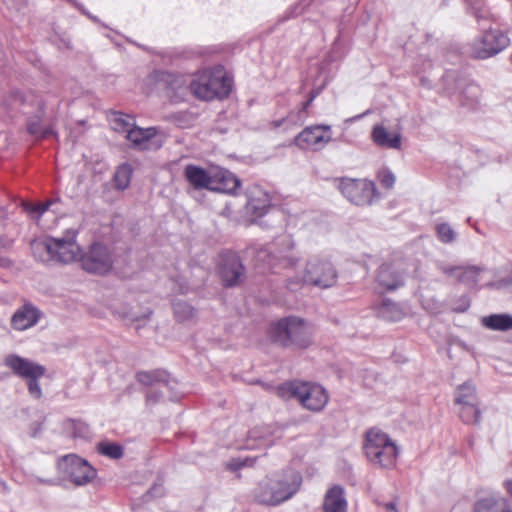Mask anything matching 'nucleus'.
Instances as JSON below:
<instances>
[{"label":"nucleus","instance_id":"obj_60","mask_svg":"<svg viewBox=\"0 0 512 512\" xmlns=\"http://www.w3.org/2000/svg\"><path fill=\"white\" fill-rule=\"evenodd\" d=\"M364 115H366V113H363L362 115H358L356 118H361Z\"/></svg>","mask_w":512,"mask_h":512},{"label":"nucleus","instance_id":"obj_37","mask_svg":"<svg viewBox=\"0 0 512 512\" xmlns=\"http://www.w3.org/2000/svg\"><path fill=\"white\" fill-rule=\"evenodd\" d=\"M98 451L111 459H119L123 456V448L117 443L101 442Z\"/></svg>","mask_w":512,"mask_h":512},{"label":"nucleus","instance_id":"obj_12","mask_svg":"<svg viewBox=\"0 0 512 512\" xmlns=\"http://www.w3.org/2000/svg\"><path fill=\"white\" fill-rule=\"evenodd\" d=\"M294 241L290 235H283L278 237L273 247L270 250L264 249L258 252V259L265 260L268 258L267 264L269 267L275 266L276 260H283L287 266H294L298 261V257H294L290 254L294 248Z\"/></svg>","mask_w":512,"mask_h":512},{"label":"nucleus","instance_id":"obj_22","mask_svg":"<svg viewBox=\"0 0 512 512\" xmlns=\"http://www.w3.org/2000/svg\"><path fill=\"white\" fill-rule=\"evenodd\" d=\"M347 507L345 491L342 486L334 485L327 490L322 504L323 512H347Z\"/></svg>","mask_w":512,"mask_h":512},{"label":"nucleus","instance_id":"obj_18","mask_svg":"<svg viewBox=\"0 0 512 512\" xmlns=\"http://www.w3.org/2000/svg\"><path fill=\"white\" fill-rule=\"evenodd\" d=\"M437 267L443 274L454 277L468 287H474L479 282L481 268L478 266H451L440 263Z\"/></svg>","mask_w":512,"mask_h":512},{"label":"nucleus","instance_id":"obj_4","mask_svg":"<svg viewBox=\"0 0 512 512\" xmlns=\"http://www.w3.org/2000/svg\"><path fill=\"white\" fill-rule=\"evenodd\" d=\"M277 395L283 399H296L307 410L322 411L328 403L329 396L319 384L306 381H289L277 387Z\"/></svg>","mask_w":512,"mask_h":512},{"label":"nucleus","instance_id":"obj_3","mask_svg":"<svg viewBox=\"0 0 512 512\" xmlns=\"http://www.w3.org/2000/svg\"><path fill=\"white\" fill-rule=\"evenodd\" d=\"M77 231L68 229L61 237L48 236L32 243L34 256L42 262L72 263L80 260L81 249L76 242Z\"/></svg>","mask_w":512,"mask_h":512},{"label":"nucleus","instance_id":"obj_27","mask_svg":"<svg viewBox=\"0 0 512 512\" xmlns=\"http://www.w3.org/2000/svg\"><path fill=\"white\" fill-rule=\"evenodd\" d=\"M478 403H480V400L476 387L472 382H464L456 388L454 393V405L456 408Z\"/></svg>","mask_w":512,"mask_h":512},{"label":"nucleus","instance_id":"obj_32","mask_svg":"<svg viewBox=\"0 0 512 512\" xmlns=\"http://www.w3.org/2000/svg\"><path fill=\"white\" fill-rule=\"evenodd\" d=\"M177 382L175 381V385L173 389H166L162 384L156 385L154 388H150V390L146 394V401L149 404H156L160 402L164 398H168L169 400L175 401L178 399Z\"/></svg>","mask_w":512,"mask_h":512},{"label":"nucleus","instance_id":"obj_35","mask_svg":"<svg viewBox=\"0 0 512 512\" xmlns=\"http://www.w3.org/2000/svg\"><path fill=\"white\" fill-rule=\"evenodd\" d=\"M132 167L128 163L120 165L114 175L115 186L119 190L126 189L131 181Z\"/></svg>","mask_w":512,"mask_h":512},{"label":"nucleus","instance_id":"obj_26","mask_svg":"<svg viewBox=\"0 0 512 512\" xmlns=\"http://www.w3.org/2000/svg\"><path fill=\"white\" fill-rule=\"evenodd\" d=\"M212 191L233 194L240 187V180L230 171L221 170L214 176Z\"/></svg>","mask_w":512,"mask_h":512},{"label":"nucleus","instance_id":"obj_57","mask_svg":"<svg viewBox=\"0 0 512 512\" xmlns=\"http://www.w3.org/2000/svg\"><path fill=\"white\" fill-rule=\"evenodd\" d=\"M468 444H469V446H470L471 448H473V447H474L475 439H474V437H473V436H471V437L469 438V440H468Z\"/></svg>","mask_w":512,"mask_h":512},{"label":"nucleus","instance_id":"obj_29","mask_svg":"<svg viewBox=\"0 0 512 512\" xmlns=\"http://www.w3.org/2000/svg\"><path fill=\"white\" fill-rule=\"evenodd\" d=\"M257 193V196L250 195L245 205L246 213L254 218L264 216L270 207L269 196L262 191H257Z\"/></svg>","mask_w":512,"mask_h":512},{"label":"nucleus","instance_id":"obj_49","mask_svg":"<svg viewBox=\"0 0 512 512\" xmlns=\"http://www.w3.org/2000/svg\"><path fill=\"white\" fill-rule=\"evenodd\" d=\"M150 314H151V311L149 310L142 315H138L136 313H130V314H125L124 317L129 319L132 322H139V321L148 319Z\"/></svg>","mask_w":512,"mask_h":512},{"label":"nucleus","instance_id":"obj_59","mask_svg":"<svg viewBox=\"0 0 512 512\" xmlns=\"http://www.w3.org/2000/svg\"><path fill=\"white\" fill-rule=\"evenodd\" d=\"M453 78V74H447L444 78V80L447 82L449 79Z\"/></svg>","mask_w":512,"mask_h":512},{"label":"nucleus","instance_id":"obj_2","mask_svg":"<svg viewBox=\"0 0 512 512\" xmlns=\"http://www.w3.org/2000/svg\"><path fill=\"white\" fill-rule=\"evenodd\" d=\"M270 340L284 348L306 349L313 343V326L297 316H288L272 323Z\"/></svg>","mask_w":512,"mask_h":512},{"label":"nucleus","instance_id":"obj_23","mask_svg":"<svg viewBox=\"0 0 512 512\" xmlns=\"http://www.w3.org/2000/svg\"><path fill=\"white\" fill-rule=\"evenodd\" d=\"M473 512H512L508 500L498 494L479 498L473 505Z\"/></svg>","mask_w":512,"mask_h":512},{"label":"nucleus","instance_id":"obj_36","mask_svg":"<svg viewBox=\"0 0 512 512\" xmlns=\"http://www.w3.org/2000/svg\"><path fill=\"white\" fill-rule=\"evenodd\" d=\"M110 121L112 128L117 132L128 133L134 125L133 119L123 113H114Z\"/></svg>","mask_w":512,"mask_h":512},{"label":"nucleus","instance_id":"obj_31","mask_svg":"<svg viewBox=\"0 0 512 512\" xmlns=\"http://www.w3.org/2000/svg\"><path fill=\"white\" fill-rule=\"evenodd\" d=\"M457 414L460 420L466 425H480L482 418L481 404H470L467 406L459 407Z\"/></svg>","mask_w":512,"mask_h":512},{"label":"nucleus","instance_id":"obj_10","mask_svg":"<svg viewBox=\"0 0 512 512\" xmlns=\"http://www.w3.org/2000/svg\"><path fill=\"white\" fill-rule=\"evenodd\" d=\"M338 273L334 265L324 259L312 258L306 263L305 281L306 284L327 289L337 283Z\"/></svg>","mask_w":512,"mask_h":512},{"label":"nucleus","instance_id":"obj_1","mask_svg":"<svg viewBox=\"0 0 512 512\" xmlns=\"http://www.w3.org/2000/svg\"><path fill=\"white\" fill-rule=\"evenodd\" d=\"M302 485V476L293 469H285L259 481L253 490L254 500L275 507L293 498Z\"/></svg>","mask_w":512,"mask_h":512},{"label":"nucleus","instance_id":"obj_11","mask_svg":"<svg viewBox=\"0 0 512 512\" xmlns=\"http://www.w3.org/2000/svg\"><path fill=\"white\" fill-rule=\"evenodd\" d=\"M82 268L94 274H105L113 266V259L108 247L102 243H93L88 252L80 255Z\"/></svg>","mask_w":512,"mask_h":512},{"label":"nucleus","instance_id":"obj_51","mask_svg":"<svg viewBox=\"0 0 512 512\" xmlns=\"http://www.w3.org/2000/svg\"><path fill=\"white\" fill-rule=\"evenodd\" d=\"M181 84H182V80H181V79H179V78H177V79H175V80L173 81V85H174V86H172V87H171L172 89H177V90H178L177 94H178L179 96H180V95H182V94H183V91L185 90V88H183V87L181 86Z\"/></svg>","mask_w":512,"mask_h":512},{"label":"nucleus","instance_id":"obj_9","mask_svg":"<svg viewBox=\"0 0 512 512\" xmlns=\"http://www.w3.org/2000/svg\"><path fill=\"white\" fill-rule=\"evenodd\" d=\"M338 188L342 195L357 206L370 205L376 194V186L366 179H339Z\"/></svg>","mask_w":512,"mask_h":512},{"label":"nucleus","instance_id":"obj_20","mask_svg":"<svg viewBox=\"0 0 512 512\" xmlns=\"http://www.w3.org/2000/svg\"><path fill=\"white\" fill-rule=\"evenodd\" d=\"M273 445L270 429L267 426L255 427L248 432L247 438L243 444H238V449H261Z\"/></svg>","mask_w":512,"mask_h":512},{"label":"nucleus","instance_id":"obj_45","mask_svg":"<svg viewBox=\"0 0 512 512\" xmlns=\"http://www.w3.org/2000/svg\"><path fill=\"white\" fill-rule=\"evenodd\" d=\"M470 307V298L467 295H462L453 304L452 310L457 313L466 312Z\"/></svg>","mask_w":512,"mask_h":512},{"label":"nucleus","instance_id":"obj_28","mask_svg":"<svg viewBox=\"0 0 512 512\" xmlns=\"http://www.w3.org/2000/svg\"><path fill=\"white\" fill-rule=\"evenodd\" d=\"M321 93V88L313 89L308 99L302 103L301 108L298 111H291L286 118H283L275 123L276 127H280L283 123L288 122L292 125H301L304 123L307 117V109L312 104L314 99Z\"/></svg>","mask_w":512,"mask_h":512},{"label":"nucleus","instance_id":"obj_16","mask_svg":"<svg viewBox=\"0 0 512 512\" xmlns=\"http://www.w3.org/2000/svg\"><path fill=\"white\" fill-rule=\"evenodd\" d=\"M4 364L18 377L22 379L41 378L46 373V368L30 359L16 354L5 357Z\"/></svg>","mask_w":512,"mask_h":512},{"label":"nucleus","instance_id":"obj_6","mask_svg":"<svg viewBox=\"0 0 512 512\" xmlns=\"http://www.w3.org/2000/svg\"><path fill=\"white\" fill-rule=\"evenodd\" d=\"M190 90L195 97L210 101L225 98L231 92V80L219 68L205 69L194 75Z\"/></svg>","mask_w":512,"mask_h":512},{"label":"nucleus","instance_id":"obj_14","mask_svg":"<svg viewBox=\"0 0 512 512\" xmlns=\"http://www.w3.org/2000/svg\"><path fill=\"white\" fill-rule=\"evenodd\" d=\"M405 275L403 263H383L377 270L376 283L383 290L394 291L404 285Z\"/></svg>","mask_w":512,"mask_h":512},{"label":"nucleus","instance_id":"obj_19","mask_svg":"<svg viewBox=\"0 0 512 512\" xmlns=\"http://www.w3.org/2000/svg\"><path fill=\"white\" fill-rule=\"evenodd\" d=\"M184 177L195 190H212L213 182H215L212 175H210L204 168L194 164H188L185 166Z\"/></svg>","mask_w":512,"mask_h":512},{"label":"nucleus","instance_id":"obj_52","mask_svg":"<svg viewBox=\"0 0 512 512\" xmlns=\"http://www.w3.org/2000/svg\"><path fill=\"white\" fill-rule=\"evenodd\" d=\"M385 512H398L395 502H389L383 505Z\"/></svg>","mask_w":512,"mask_h":512},{"label":"nucleus","instance_id":"obj_54","mask_svg":"<svg viewBox=\"0 0 512 512\" xmlns=\"http://www.w3.org/2000/svg\"><path fill=\"white\" fill-rule=\"evenodd\" d=\"M10 265V261L5 257H0V266L8 267Z\"/></svg>","mask_w":512,"mask_h":512},{"label":"nucleus","instance_id":"obj_17","mask_svg":"<svg viewBox=\"0 0 512 512\" xmlns=\"http://www.w3.org/2000/svg\"><path fill=\"white\" fill-rule=\"evenodd\" d=\"M42 312L32 303H24L11 317V326L17 331L34 327L42 317Z\"/></svg>","mask_w":512,"mask_h":512},{"label":"nucleus","instance_id":"obj_13","mask_svg":"<svg viewBox=\"0 0 512 512\" xmlns=\"http://www.w3.org/2000/svg\"><path fill=\"white\" fill-rule=\"evenodd\" d=\"M329 125L306 127L295 138V144L301 149L320 150L331 141Z\"/></svg>","mask_w":512,"mask_h":512},{"label":"nucleus","instance_id":"obj_38","mask_svg":"<svg viewBox=\"0 0 512 512\" xmlns=\"http://www.w3.org/2000/svg\"><path fill=\"white\" fill-rule=\"evenodd\" d=\"M466 3L479 23L481 20L488 19L489 11L484 5V0H466Z\"/></svg>","mask_w":512,"mask_h":512},{"label":"nucleus","instance_id":"obj_41","mask_svg":"<svg viewBox=\"0 0 512 512\" xmlns=\"http://www.w3.org/2000/svg\"><path fill=\"white\" fill-rule=\"evenodd\" d=\"M477 92L478 87L474 84H469L466 86V88L461 92L463 97L466 98V100H460L462 105H467L470 103H473L477 100Z\"/></svg>","mask_w":512,"mask_h":512},{"label":"nucleus","instance_id":"obj_7","mask_svg":"<svg viewBox=\"0 0 512 512\" xmlns=\"http://www.w3.org/2000/svg\"><path fill=\"white\" fill-rule=\"evenodd\" d=\"M482 34L471 44V55L476 59H487L493 57L510 44L508 35L497 28H486L481 25Z\"/></svg>","mask_w":512,"mask_h":512},{"label":"nucleus","instance_id":"obj_58","mask_svg":"<svg viewBox=\"0 0 512 512\" xmlns=\"http://www.w3.org/2000/svg\"><path fill=\"white\" fill-rule=\"evenodd\" d=\"M39 481L41 483L48 484V485H52L54 483L52 480H48V479H40Z\"/></svg>","mask_w":512,"mask_h":512},{"label":"nucleus","instance_id":"obj_56","mask_svg":"<svg viewBox=\"0 0 512 512\" xmlns=\"http://www.w3.org/2000/svg\"><path fill=\"white\" fill-rule=\"evenodd\" d=\"M9 244L10 243H9V241L7 239H0V245L2 247H7V246H9Z\"/></svg>","mask_w":512,"mask_h":512},{"label":"nucleus","instance_id":"obj_21","mask_svg":"<svg viewBox=\"0 0 512 512\" xmlns=\"http://www.w3.org/2000/svg\"><path fill=\"white\" fill-rule=\"evenodd\" d=\"M371 138L381 148L400 150L402 146L401 133L390 132L383 125H375L373 127Z\"/></svg>","mask_w":512,"mask_h":512},{"label":"nucleus","instance_id":"obj_55","mask_svg":"<svg viewBox=\"0 0 512 512\" xmlns=\"http://www.w3.org/2000/svg\"><path fill=\"white\" fill-rule=\"evenodd\" d=\"M26 4V1L25 0H19L18 3L16 4V9L17 10H20L22 6H24Z\"/></svg>","mask_w":512,"mask_h":512},{"label":"nucleus","instance_id":"obj_30","mask_svg":"<svg viewBox=\"0 0 512 512\" xmlns=\"http://www.w3.org/2000/svg\"><path fill=\"white\" fill-rule=\"evenodd\" d=\"M484 327L493 331L512 330V315L510 314H491L481 320Z\"/></svg>","mask_w":512,"mask_h":512},{"label":"nucleus","instance_id":"obj_5","mask_svg":"<svg viewBox=\"0 0 512 512\" xmlns=\"http://www.w3.org/2000/svg\"><path fill=\"white\" fill-rule=\"evenodd\" d=\"M363 449L372 465L383 469L395 467L399 449L395 442L380 429L372 428L366 433Z\"/></svg>","mask_w":512,"mask_h":512},{"label":"nucleus","instance_id":"obj_53","mask_svg":"<svg viewBox=\"0 0 512 512\" xmlns=\"http://www.w3.org/2000/svg\"><path fill=\"white\" fill-rule=\"evenodd\" d=\"M504 488L506 489L507 493H509L512 496V480L507 479L503 483Z\"/></svg>","mask_w":512,"mask_h":512},{"label":"nucleus","instance_id":"obj_15","mask_svg":"<svg viewBox=\"0 0 512 512\" xmlns=\"http://www.w3.org/2000/svg\"><path fill=\"white\" fill-rule=\"evenodd\" d=\"M219 274L226 287L235 286L243 280L245 268L236 253L222 254Z\"/></svg>","mask_w":512,"mask_h":512},{"label":"nucleus","instance_id":"obj_24","mask_svg":"<svg viewBox=\"0 0 512 512\" xmlns=\"http://www.w3.org/2000/svg\"><path fill=\"white\" fill-rule=\"evenodd\" d=\"M156 133L157 129L155 127L143 129L133 125L128 131L126 138L132 143L133 147L146 150L151 148V142Z\"/></svg>","mask_w":512,"mask_h":512},{"label":"nucleus","instance_id":"obj_47","mask_svg":"<svg viewBox=\"0 0 512 512\" xmlns=\"http://www.w3.org/2000/svg\"><path fill=\"white\" fill-rule=\"evenodd\" d=\"M51 204V201H47L36 205H27L26 210L31 213H36L37 217H40L49 209Z\"/></svg>","mask_w":512,"mask_h":512},{"label":"nucleus","instance_id":"obj_50","mask_svg":"<svg viewBox=\"0 0 512 512\" xmlns=\"http://www.w3.org/2000/svg\"><path fill=\"white\" fill-rule=\"evenodd\" d=\"M11 101L12 105H23L25 102V97L21 92L15 91L11 94Z\"/></svg>","mask_w":512,"mask_h":512},{"label":"nucleus","instance_id":"obj_44","mask_svg":"<svg viewBox=\"0 0 512 512\" xmlns=\"http://www.w3.org/2000/svg\"><path fill=\"white\" fill-rule=\"evenodd\" d=\"M303 284H306L305 275L303 277L294 276L287 279L286 288L292 292H296L302 288Z\"/></svg>","mask_w":512,"mask_h":512},{"label":"nucleus","instance_id":"obj_34","mask_svg":"<svg viewBox=\"0 0 512 512\" xmlns=\"http://www.w3.org/2000/svg\"><path fill=\"white\" fill-rule=\"evenodd\" d=\"M173 312L178 322H187L195 318V309L187 302L177 300L173 302Z\"/></svg>","mask_w":512,"mask_h":512},{"label":"nucleus","instance_id":"obj_43","mask_svg":"<svg viewBox=\"0 0 512 512\" xmlns=\"http://www.w3.org/2000/svg\"><path fill=\"white\" fill-rule=\"evenodd\" d=\"M253 461L249 458L241 459V458H233L227 463V468L230 471H237L245 466H251Z\"/></svg>","mask_w":512,"mask_h":512},{"label":"nucleus","instance_id":"obj_40","mask_svg":"<svg viewBox=\"0 0 512 512\" xmlns=\"http://www.w3.org/2000/svg\"><path fill=\"white\" fill-rule=\"evenodd\" d=\"M28 131L31 135L42 138H46L54 134V131L51 127H42L38 122H29Z\"/></svg>","mask_w":512,"mask_h":512},{"label":"nucleus","instance_id":"obj_48","mask_svg":"<svg viewBox=\"0 0 512 512\" xmlns=\"http://www.w3.org/2000/svg\"><path fill=\"white\" fill-rule=\"evenodd\" d=\"M164 494V488L162 484H154L146 493L145 497L148 498H155V497H161Z\"/></svg>","mask_w":512,"mask_h":512},{"label":"nucleus","instance_id":"obj_25","mask_svg":"<svg viewBox=\"0 0 512 512\" xmlns=\"http://www.w3.org/2000/svg\"><path fill=\"white\" fill-rule=\"evenodd\" d=\"M136 378L139 383L150 386L151 388L162 384L166 389H173L175 385V380L171 379L169 374L162 370L138 372Z\"/></svg>","mask_w":512,"mask_h":512},{"label":"nucleus","instance_id":"obj_8","mask_svg":"<svg viewBox=\"0 0 512 512\" xmlns=\"http://www.w3.org/2000/svg\"><path fill=\"white\" fill-rule=\"evenodd\" d=\"M57 468L76 486L89 484L97 475L96 469L76 454H67L59 458Z\"/></svg>","mask_w":512,"mask_h":512},{"label":"nucleus","instance_id":"obj_46","mask_svg":"<svg viewBox=\"0 0 512 512\" xmlns=\"http://www.w3.org/2000/svg\"><path fill=\"white\" fill-rule=\"evenodd\" d=\"M380 183L383 187L390 189L394 186L396 178L392 171L384 170L380 173Z\"/></svg>","mask_w":512,"mask_h":512},{"label":"nucleus","instance_id":"obj_33","mask_svg":"<svg viewBox=\"0 0 512 512\" xmlns=\"http://www.w3.org/2000/svg\"><path fill=\"white\" fill-rule=\"evenodd\" d=\"M379 314L382 318L388 321H398L404 315L400 306L389 299L383 300L382 305L379 308Z\"/></svg>","mask_w":512,"mask_h":512},{"label":"nucleus","instance_id":"obj_39","mask_svg":"<svg viewBox=\"0 0 512 512\" xmlns=\"http://www.w3.org/2000/svg\"><path fill=\"white\" fill-rule=\"evenodd\" d=\"M438 239L445 244L452 243L456 238V233L448 223H441L436 226Z\"/></svg>","mask_w":512,"mask_h":512},{"label":"nucleus","instance_id":"obj_42","mask_svg":"<svg viewBox=\"0 0 512 512\" xmlns=\"http://www.w3.org/2000/svg\"><path fill=\"white\" fill-rule=\"evenodd\" d=\"M39 379L40 378L27 379L28 392L35 399H39L42 396V390L38 382Z\"/></svg>","mask_w":512,"mask_h":512}]
</instances>
